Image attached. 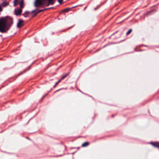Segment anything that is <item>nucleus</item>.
<instances>
[{
  "instance_id": "1",
  "label": "nucleus",
  "mask_w": 159,
  "mask_h": 159,
  "mask_svg": "<svg viewBox=\"0 0 159 159\" xmlns=\"http://www.w3.org/2000/svg\"><path fill=\"white\" fill-rule=\"evenodd\" d=\"M12 18L9 17L0 18V32L5 33L9 30L13 24Z\"/></svg>"
},
{
  "instance_id": "2",
  "label": "nucleus",
  "mask_w": 159,
  "mask_h": 159,
  "mask_svg": "<svg viewBox=\"0 0 159 159\" xmlns=\"http://www.w3.org/2000/svg\"><path fill=\"white\" fill-rule=\"evenodd\" d=\"M45 0H35L34 2V5L36 7H40L44 4L43 1Z\"/></svg>"
},
{
  "instance_id": "3",
  "label": "nucleus",
  "mask_w": 159,
  "mask_h": 159,
  "mask_svg": "<svg viewBox=\"0 0 159 159\" xmlns=\"http://www.w3.org/2000/svg\"><path fill=\"white\" fill-rule=\"evenodd\" d=\"M22 12V9L18 8H16L14 10L15 14L16 16H19L20 15Z\"/></svg>"
},
{
  "instance_id": "4",
  "label": "nucleus",
  "mask_w": 159,
  "mask_h": 159,
  "mask_svg": "<svg viewBox=\"0 0 159 159\" xmlns=\"http://www.w3.org/2000/svg\"><path fill=\"white\" fill-rule=\"evenodd\" d=\"M24 25V22L21 20H19L18 23L17 24V27L18 28H20Z\"/></svg>"
},
{
  "instance_id": "5",
  "label": "nucleus",
  "mask_w": 159,
  "mask_h": 159,
  "mask_svg": "<svg viewBox=\"0 0 159 159\" xmlns=\"http://www.w3.org/2000/svg\"><path fill=\"white\" fill-rule=\"evenodd\" d=\"M150 143L153 146L157 148H159V142L151 143Z\"/></svg>"
},
{
  "instance_id": "6",
  "label": "nucleus",
  "mask_w": 159,
  "mask_h": 159,
  "mask_svg": "<svg viewBox=\"0 0 159 159\" xmlns=\"http://www.w3.org/2000/svg\"><path fill=\"white\" fill-rule=\"evenodd\" d=\"M20 2V0H14V6H17Z\"/></svg>"
},
{
  "instance_id": "7",
  "label": "nucleus",
  "mask_w": 159,
  "mask_h": 159,
  "mask_svg": "<svg viewBox=\"0 0 159 159\" xmlns=\"http://www.w3.org/2000/svg\"><path fill=\"white\" fill-rule=\"evenodd\" d=\"M9 5V2H4L2 3V5L3 7H5Z\"/></svg>"
},
{
  "instance_id": "8",
  "label": "nucleus",
  "mask_w": 159,
  "mask_h": 159,
  "mask_svg": "<svg viewBox=\"0 0 159 159\" xmlns=\"http://www.w3.org/2000/svg\"><path fill=\"white\" fill-rule=\"evenodd\" d=\"M20 5V9H22L23 7L24 6V2L23 0H22L19 3Z\"/></svg>"
},
{
  "instance_id": "9",
  "label": "nucleus",
  "mask_w": 159,
  "mask_h": 159,
  "mask_svg": "<svg viewBox=\"0 0 159 159\" xmlns=\"http://www.w3.org/2000/svg\"><path fill=\"white\" fill-rule=\"evenodd\" d=\"M89 144V143L88 142H85L83 143L82 145V146L83 147H84L88 146Z\"/></svg>"
},
{
  "instance_id": "10",
  "label": "nucleus",
  "mask_w": 159,
  "mask_h": 159,
  "mask_svg": "<svg viewBox=\"0 0 159 159\" xmlns=\"http://www.w3.org/2000/svg\"><path fill=\"white\" fill-rule=\"evenodd\" d=\"M29 13V11H26L23 14V15L25 17H26L28 16Z\"/></svg>"
},
{
  "instance_id": "11",
  "label": "nucleus",
  "mask_w": 159,
  "mask_h": 159,
  "mask_svg": "<svg viewBox=\"0 0 159 159\" xmlns=\"http://www.w3.org/2000/svg\"><path fill=\"white\" fill-rule=\"evenodd\" d=\"M68 75V73H67L66 74V75H64L61 78V80H62L63 79H64L65 77H66Z\"/></svg>"
},
{
  "instance_id": "12",
  "label": "nucleus",
  "mask_w": 159,
  "mask_h": 159,
  "mask_svg": "<svg viewBox=\"0 0 159 159\" xmlns=\"http://www.w3.org/2000/svg\"><path fill=\"white\" fill-rule=\"evenodd\" d=\"M132 30L131 29H129L127 32L126 34L127 35H128L132 31Z\"/></svg>"
},
{
  "instance_id": "13",
  "label": "nucleus",
  "mask_w": 159,
  "mask_h": 159,
  "mask_svg": "<svg viewBox=\"0 0 159 159\" xmlns=\"http://www.w3.org/2000/svg\"><path fill=\"white\" fill-rule=\"evenodd\" d=\"M58 2L60 4L62 2L63 0H58Z\"/></svg>"
},
{
  "instance_id": "14",
  "label": "nucleus",
  "mask_w": 159,
  "mask_h": 159,
  "mask_svg": "<svg viewBox=\"0 0 159 159\" xmlns=\"http://www.w3.org/2000/svg\"><path fill=\"white\" fill-rule=\"evenodd\" d=\"M61 80H59L57 82H56V85H57L58 83H59V82H61Z\"/></svg>"
},
{
  "instance_id": "15",
  "label": "nucleus",
  "mask_w": 159,
  "mask_h": 159,
  "mask_svg": "<svg viewBox=\"0 0 159 159\" xmlns=\"http://www.w3.org/2000/svg\"><path fill=\"white\" fill-rule=\"evenodd\" d=\"M2 9L1 6H0V12L2 11Z\"/></svg>"
},
{
  "instance_id": "16",
  "label": "nucleus",
  "mask_w": 159,
  "mask_h": 159,
  "mask_svg": "<svg viewBox=\"0 0 159 159\" xmlns=\"http://www.w3.org/2000/svg\"><path fill=\"white\" fill-rule=\"evenodd\" d=\"M43 11V10H41V11H38V12H40L41 11Z\"/></svg>"
},
{
  "instance_id": "17",
  "label": "nucleus",
  "mask_w": 159,
  "mask_h": 159,
  "mask_svg": "<svg viewBox=\"0 0 159 159\" xmlns=\"http://www.w3.org/2000/svg\"><path fill=\"white\" fill-rule=\"evenodd\" d=\"M67 11V9H66L64 10V11Z\"/></svg>"
},
{
  "instance_id": "18",
  "label": "nucleus",
  "mask_w": 159,
  "mask_h": 159,
  "mask_svg": "<svg viewBox=\"0 0 159 159\" xmlns=\"http://www.w3.org/2000/svg\"><path fill=\"white\" fill-rule=\"evenodd\" d=\"M56 85H56V84L54 86V87H55Z\"/></svg>"
},
{
  "instance_id": "19",
  "label": "nucleus",
  "mask_w": 159,
  "mask_h": 159,
  "mask_svg": "<svg viewBox=\"0 0 159 159\" xmlns=\"http://www.w3.org/2000/svg\"><path fill=\"white\" fill-rule=\"evenodd\" d=\"M34 11H33V12H34Z\"/></svg>"
},
{
  "instance_id": "20",
  "label": "nucleus",
  "mask_w": 159,
  "mask_h": 159,
  "mask_svg": "<svg viewBox=\"0 0 159 159\" xmlns=\"http://www.w3.org/2000/svg\"><path fill=\"white\" fill-rule=\"evenodd\" d=\"M57 91H57H55V92H56Z\"/></svg>"
}]
</instances>
